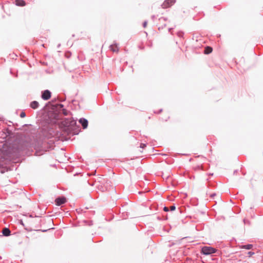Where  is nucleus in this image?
Masks as SVG:
<instances>
[{"label": "nucleus", "mask_w": 263, "mask_h": 263, "mask_svg": "<svg viewBox=\"0 0 263 263\" xmlns=\"http://www.w3.org/2000/svg\"><path fill=\"white\" fill-rule=\"evenodd\" d=\"M20 151L18 145L15 143L6 142L0 148V172L4 173V166L7 162L12 160L20 155Z\"/></svg>", "instance_id": "1"}, {"label": "nucleus", "mask_w": 263, "mask_h": 263, "mask_svg": "<svg viewBox=\"0 0 263 263\" xmlns=\"http://www.w3.org/2000/svg\"><path fill=\"white\" fill-rule=\"evenodd\" d=\"M63 125L70 128H73L76 125L77 122L72 118H65L62 121Z\"/></svg>", "instance_id": "2"}, {"label": "nucleus", "mask_w": 263, "mask_h": 263, "mask_svg": "<svg viewBox=\"0 0 263 263\" xmlns=\"http://www.w3.org/2000/svg\"><path fill=\"white\" fill-rule=\"evenodd\" d=\"M216 250L212 247L204 246L201 249V253L204 255H210L215 253Z\"/></svg>", "instance_id": "3"}, {"label": "nucleus", "mask_w": 263, "mask_h": 263, "mask_svg": "<svg viewBox=\"0 0 263 263\" xmlns=\"http://www.w3.org/2000/svg\"><path fill=\"white\" fill-rule=\"evenodd\" d=\"M51 97V92L48 90H45L42 93V98L44 100H48Z\"/></svg>", "instance_id": "4"}, {"label": "nucleus", "mask_w": 263, "mask_h": 263, "mask_svg": "<svg viewBox=\"0 0 263 263\" xmlns=\"http://www.w3.org/2000/svg\"><path fill=\"white\" fill-rule=\"evenodd\" d=\"M175 3V0H165L162 4V7L163 8H166L170 7Z\"/></svg>", "instance_id": "5"}, {"label": "nucleus", "mask_w": 263, "mask_h": 263, "mask_svg": "<svg viewBox=\"0 0 263 263\" xmlns=\"http://www.w3.org/2000/svg\"><path fill=\"white\" fill-rule=\"evenodd\" d=\"M55 201L56 204L59 206L65 203L66 201V199L64 197H59L55 199Z\"/></svg>", "instance_id": "6"}, {"label": "nucleus", "mask_w": 263, "mask_h": 263, "mask_svg": "<svg viewBox=\"0 0 263 263\" xmlns=\"http://www.w3.org/2000/svg\"><path fill=\"white\" fill-rule=\"evenodd\" d=\"M79 122L82 124L84 129L86 128L88 126V121L84 118H81L79 120Z\"/></svg>", "instance_id": "7"}, {"label": "nucleus", "mask_w": 263, "mask_h": 263, "mask_svg": "<svg viewBox=\"0 0 263 263\" xmlns=\"http://www.w3.org/2000/svg\"><path fill=\"white\" fill-rule=\"evenodd\" d=\"M14 3L16 6H24L26 4L25 2L23 0H15Z\"/></svg>", "instance_id": "8"}, {"label": "nucleus", "mask_w": 263, "mask_h": 263, "mask_svg": "<svg viewBox=\"0 0 263 263\" xmlns=\"http://www.w3.org/2000/svg\"><path fill=\"white\" fill-rule=\"evenodd\" d=\"M2 233L4 236H8L10 235L11 231L8 228H5L3 229Z\"/></svg>", "instance_id": "9"}, {"label": "nucleus", "mask_w": 263, "mask_h": 263, "mask_svg": "<svg viewBox=\"0 0 263 263\" xmlns=\"http://www.w3.org/2000/svg\"><path fill=\"white\" fill-rule=\"evenodd\" d=\"M109 48L113 52H117L118 51V47L117 44L111 45Z\"/></svg>", "instance_id": "10"}, {"label": "nucleus", "mask_w": 263, "mask_h": 263, "mask_svg": "<svg viewBox=\"0 0 263 263\" xmlns=\"http://www.w3.org/2000/svg\"><path fill=\"white\" fill-rule=\"evenodd\" d=\"M30 106L33 109H36L39 106V103L36 101H34L30 103Z\"/></svg>", "instance_id": "11"}, {"label": "nucleus", "mask_w": 263, "mask_h": 263, "mask_svg": "<svg viewBox=\"0 0 263 263\" xmlns=\"http://www.w3.org/2000/svg\"><path fill=\"white\" fill-rule=\"evenodd\" d=\"M252 247H253L252 245L248 244V245H242L240 247V248L242 249H245L247 250H250L251 249H252Z\"/></svg>", "instance_id": "12"}, {"label": "nucleus", "mask_w": 263, "mask_h": 263, "mask_svg": "<svg viewBox=\"0 0 263 263\" xmlns=\"http://www.w3.org/2000/svg\"><path fill=\"white\" fill-rule=\"evenodd\" d=\"M212 49L211 48L208 47L205 49V53H206V54L210 53V52H212Z\"/></svg>", "instance_id": "13"}, {"label": "nucleus", "mask_w": 263, "mask_h": 263, "mask_svg": "<svg viewBox=\"0 0 263 263\" xmlns=\"http://www.w3.org/2000/svg\"><path fill=\"white\" fill-rule=\"evenodd\" d=\"M68 111L67 110H66V109H62V113L64 115H65V116L67 115H68Z\"/></svg>", "instance_id": "14"}, {"label": "nucleus", "mask_w": 263, "mask_h": 263, "mask_svg": "<svg viewBox=\"0 0 263 263\" xmlns=\"http://www.w3.org/2000/svg\"><path fill=\"white\" fill-rule=\"evenodd\" d=\"M176 209V206H175V205H173L172 206H170V210L173 211H174Z\"/></svg>", "instance_id": "15"}, {"label": "nucleus", "mask_w": 263, "mask_h": 263, "mask_svg": "<svg viewBox=\"0 0 263 263\" xmlns=\"http://www.w3.org/2000/svg\"><path fill=\"white\" fill-rule=\"evenodd\" d=\"M25 116H26V114L24 112H22L20 114V117L21 118H24L25 117Z\"/></svg>", "instance_id": "16"}, {"label": "nucleus", "mask_w": 263, "mask_h": 263, "mask_svg": "<svg viewBox=\"0 0 263 263\" xmlns=\"http://www.w3.org/2000/svg\"><path fill=\"white\" fill-rule=\"evenodd\" d=\"M145 146H146V144H145L141 143V144H140V147L141 148H144Z\"/></svg>", "instance_id": "17"}, {"label": "nucleus", "mask_w": 263, "mask_h": 263, "mask_svg": "<svg viewBox=\"0 0 263 263\" xmlns=\"http://www.w3.org/2000/svg\"><path fill=\"white\" fill-rule=\"evenodd\" d=\"M163 210L165 212H168L169 211V209L166 206H164L163 208Z\"/></svg>", "instance_id": "18"}, {"label": "nucleus", "mask_w": 263, "mask_h": 263, "mask_svg": "<svg viewBox=\"0 0 263 263\" xmlns=\"http://www.w3.org/2000/svg\"><path fill=\"white\" fill-rule=\"evenodd\" d=\"M248 254L249 256H251L252 255H253L254 254V253L250 251V252H249Z\"/></svg>", "instance_id": "19"}, {"label": "nucleus", "mask_w": 263, "mask_h": 263, "mask_svg": "<svg viewBox=\"0 0 263 263\" xmlns=\"http://www.w3.org/2000/svg\"><path fill=\"white\" fill-rule=\"evenodd\" d=\"M146 25H147V22H146V21H145V22L143 23V27H146Z\"/></svg>", "instance_id": "20"}, {"label": "nucleus", "mask_w": 263, "mask_h": 263, "mask_svg": "<svg viewBox=\"0 0 263 263\" xmlns=\"http://www.w3.org/2000/svg\"><path fill=\"white\" fill-rule=\"evenodd\" d=\"M215 195H216V194H211V197L212 198H213V197H214V196H215Z\"/></svg>", "instance_id": "21"}, {"label": "nucleus", "mask_w": 263, "mask_h": 263, "mask_svg": "<svg viewBox=\"0 0 263 263\" xmlns=\"http://www.w3.org/2000/svg\"><path fill=\"white\" fill-rule=\"evenodd\" d=\"M59 106H60V108H63V105L60 104H59Z\"/></svg>", "instance_id": "22"}, {"label": "nucleus", "mask_w": 263, "mask_h": 263, "mask_svg": "<svg viewBox=\"0 0 263 263\" xmlns=\"http://www.w3.org/2000/svg\"><path fill=\"white\" fill-rule=\"evenodd\" d=\"M155 15H153V16H152V18L153 20H154V19L155 18Z\"/></svg>", "instance_id": "23"}]
</instances>
